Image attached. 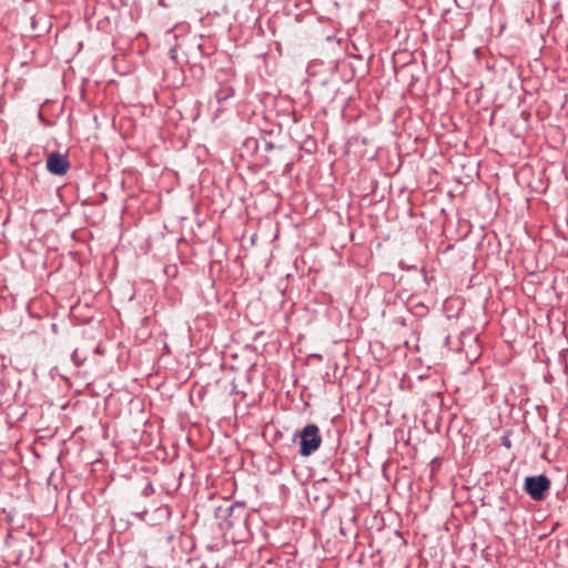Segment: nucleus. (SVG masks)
<instances>
[{"instance_id":"nucleus-2","label":"nucleus","mask_w":568,"mask_h":568,"mask_svg":"<svg viewBox=\"0 0 568 568\" xmlns=\"http://www.w3.org/2000/svg\"><path fill=\"white\" fill-rule=\"evenodd\" d=\"M550 480L546 475L528 476L525 479V490L537 501L546 498L547 491L550 489Z\"/></svg>"},{"instance_id":"nucleus-1","label":"nucleus","mask_w":568,"mask_h":568,"mask_svg":"<svg viewBox=\"0 0 568 568\" xmlns=\"http://www.w3.org/2000/svg\"><path fill=\"white\" fill-rule=\"evenodd\" d=\"M300 454L302 456H310L314 452H316L321 444H322V437L320 434V428L314 425L310 424L305 426L302 432L300 433Z\"/></svg>"},{"instance_id":"nucleus-5","label":"nucleus","mask_w":568,"mask_h":568,"mask_svg":"<svg viewBox=\"0 0 568 568\" xmlns=\"http://www.w3.org/2000/svg\"><path fill=\"white\" fill-rule=\"evenodd\" d=\"M158 513H160L161 517H164V518L169 517V510L165 507L158 508Z\"/></svg>"},{"instance_id":"nucleus-3","label":"nucleus","mask_w":568,"mask_h":568,"mask_svg":"<svg viewBox=\"0 0 568 568\" xmlns=\"http://www.w3.org/2000/svg\"><path fill=\"white\" fill-rule=\"evenodd\" d=\"M47 169L55 175H63L68 172L69 162L67 158L58 152H52L47 159Z\"/></svg>"},{"instance_id":"nucleus-4","label":"nucleus","mask_w":568,"mask_h":568,"mask_svg":"<svg viewBox=\"0 0 568 568\" xmlns=\"http://www.w3.org/2000/svg\"><path fill=\"white\" fill-rule=\"evenodd\" d=\"M233 94H234V90L232 88H223L216 92V99H217V101L221 102V101L229 99Z\"/></svg>"}]
</instances>
